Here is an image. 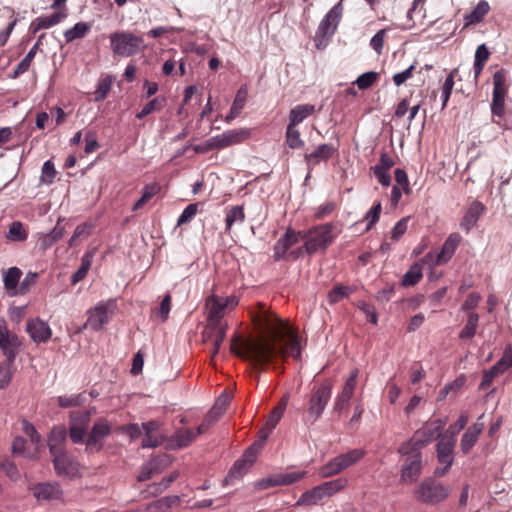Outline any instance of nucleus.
I'll return each mask as SVG.
<instances>
[{
	"label": "nucleus",
	"mask_w": 512,
	"mask_h": 512,
	"mask_svg": "<svg viewBox=\"0 0 512 512\" xmlns=\"http://www.w3.org/2000/svg\"><path fill=\"white\" fill-rule=\"evenodd\" d=\"M260 334L245 340L235 336L231 352L250 360L256 366L273 363L278 358H285L287 349L295 359H300L299 338L289 325L273 313L263 310L255 317Z\"/></svg>",
	"instance_id": "nucleus-1"
},
{
	"label": "nucleus",
	"mask_w": 512,
	"mask_h": 512,
	"mask_svg": "<svg viewBox=\"0 0 512 512\" xmlns=\"http://www.w3.org/2000/svg\"><path fill=\"white\" fill-rule=\"evenodd\" d=\"M398 453L401 457L400 482L410 485L418 480L422 473L423 459L421 450L410 443L403 442Z\"/></svg>",
	"instance_id": "nucleus-2"
},
{
	"label": "nucleus",
	"mask_w": 512,
	"mask_h": 512,
	"mask_svg": "<svg viewBox=\"0 0 512 512\" xmlns=\"http://www.w3.org/2000/svg\"><path fill=\"white\" fill-rule=\"evenodd\" d=\"M110 48L115 56L130 57L145 49L146 45L141 36L129 31H117L109 36Z\"/></svg>",
	"instance_id": "nucleus-3"
},
{
	"label": "nucleus",
	"mask_w": 512,
	"mask_h": 512,
	"mask_svg": "<svg viewBox=\"0 0 512 512\" xmlns=\"http://www.w3.org/2000/svg\"><path fill=\"white\" fill-rule=\"evenodd\" d=\"M332 395V385L323 383L312 389L303 421L306 425L316 423L325 410Z\"/></svg>",
	"instance_id": "nucleus-4"
},
{
	"label": "nucleus",
	"mask_w": 512,
	"mask_h": 512,
	"mask_svg": "<svg viewBox=\"0 0 512 512\" xmlns=\"http://www.w3.org/2000/svg\"><path fill=\"white\" fill-rule=\"evenodd\" d=\"M507 92L508 87L506 84V73L503 69H500L493 75V94L490 104L492 121L498 125H501L505 120V98L507 96Z\"/></svg>",
	"instance_id": "nucleus-5"
},
{
	"label": "nucleus",
	"mask_w": 512,
	"mask_h": 512,
	"mask_svg": "<svg viewBox=\"0 0 512 512\" xmlns=\"http://www.w3.org/2000/svg\"><path fill=\"white\" fill-rule=\"evenodd\" d=\"M304 248L308 254H314L320 250H325L335 239L334 225L325 223L311 228L306 234Z\"/></svg>",
	"instance_id": "nucleus-6"
},
{
	"label": "nucleus",
	"mask_w": 512,
	"mask_h": 512,
	"mask_svg": "<svg viewBox=\"0 0 512 512\" xmlns=\"http://www.w3.org/2000/svg\"><path fill=\"white\" fill-rule=\"evenodd\" d=\"M365 455L363 449H352L330 459L325 465L319 468V475L322 478H330L340 474L344 470L358 463Z\"/></svg>",
	"instance_id": "nucleus-7"
},
{
	"label": "nucleus",
	"mask_w": 512,
	"mask_h": 512,
	"mask_svg": "<svg viewBox=\"0 0 512 512\" xmlns=\"http://www.w3.org/2000/svg\"><path fill=\"white\" fill-rule=\"evenodd\" d=\"M343 10L342 0H340L327 12L319 23L315 33V42L318 48L325 46L328 39L334 35L341 21Z\"/></svg>",
	"instance_id": "nucleus-8"
},
{
	"label": "nucleus",
	"mask_w": 512,
	"mask_h": 512,
	"mask_svg": "<svg viewBox=\"0 0 512 512\" xmlns=\"http://www.w3.org/2000/svg\"><path fill=\"white\" fill-rule=\"evenodd\" d=\"M115 309L116 301L114 299L100 301L88 310V319L84 328H90L93 331L102 330L114 314Z\"/></svg>",
	"instance_id": "nucleus-9"
},
{
	"label": "nucleus",
	"mask_w": 512,
	"mask_h": 512,
	"mask_svg": "<svg viewBox=\"0 0 512 512\" xmlns=\"http://www.w3.org/2000/svg\"><path fill=\"white\" fill-rule=\"evenodd\" d=\"M445 425L446 420L443 419H436L428 422L419 428L406 442L421 450L435 439L441 438L443 435L442 430Z\"/></svg>",
	"instance_id": "nucleus-10"
},
{
	"label": "nucleus",
	"mask_w": 512,
	"mask_h": 512,
	"mask_svg": "<svg viewBox=\"0 0 512 512\" xmlns=\"http://www.w3.org/2000/svg\"><path fill=\"white\" fill-rule=\"evenodd\" d=\"M448 489L432 478L424 479L415 489V497L425 504H436L448 496Z\"/></svg>",
	"instance_id": "nucleus-11"
},
{
	"label": "nucleus",
	"mask_w": 512,
	"mask_h": 512,
	"mask_svg": "<svg viewBox=\"0 0 512 512\" xmlns=\"http://www.w3.org/2000/svg\"><path fill=\"white\" fill-rule=\"evenodd\" d=\"M22 347V339L11 332L6 320L0 317V350L6 360L10 363L15 362V359Z\"/></svg>",
	"instance_id": "nucleus-12"
},
{
	"label": "nucleus",
	"mask_w": 512,
	"mask_h": 512,
	"mask_svg": "<svg viewBox=\"0 0 512 512\" xmlns=\"http://www.w3.org/2000/svg\"><path fill=\"white\" fill-rule=\"evenodd\" d=\"M112 432L111 423L105 418L96 420L87 434L85 445L89 452H99L103 448V440Z\"/></svg>",
	"instance_id": "nucleus-13"
},
{
	"label": "nucleus",
	"mask_w": 512,
	"mask_h": 512,
	"mask_svg": "<svg viewBox=\"0 0 512 512\" xmlns=\"http://www.w3.org/2000/svg\"><path fill=\"white\" fill-rule=\"evenodd\" d=\"M455 443L456 439H453L452 436L446 435L444 433L439 439L437 443V458L439 463L443 464L444 467H437L435 469L434 474L436 476H443L450 469L453 463V451Z\"/></svg>",
	"instance_id": "nucleus-14"
},
{
	"label": "nucleus",
	"mask_w": 512,
	"mask_h": 512,
	"mask_svg": "<svg viewBox=\"0 0 512 512\" xmlns=\"http://www.w3.org/2000/svg\"><path fill=\"white\" fill-rule=\"evenodd\" d=\"M231 400L232 393L227 391L222 392L221 395L215 401L212 408L206 414L203 422L197 427V434L205 433L209 429V427L216 423L224 414Z\"/></svg>",
	"instance_id": "nucleus-15"
},
{
	"label": "nucleus",
	"mask_w": 512,
	"mask_h": 512,
	"mask_svg": "<svg viewBox=\"0 0 512 512\" xmlns=\"http://www.w3.org/2000/svg\"><path fill=\"white\" fill-rule=\"evenodd\" d=\"M338 152V145L333 143H322L312 152L304 154V160L308 170L314 169L321 162H326Z\"/></svg>",
	"instance_id": "nucleus-16"
},
{
	"label": "nucleus",
	"mask_w": 512,
	"mask_h": 512,
	"mask_svg": "<svg viewBox=\"0 0 512 512\" xmlns=\"http://www.w3.org/2000/svg\"><path fill=\"white\" fill-rule=\"evenodd\" d=\"M52 462L59 476L72 478L79 474V463L67 451L52 455Z\"/></svg>",
	"instance_id": "nucleus-17"
},
{
	"label": "nucleus",
	"mask_w": 512,
	"mask_h": 512,
	"mask_svg": "<svg viewBox=\"0 0 512 512\" xmlns=\"http://www.w3.org/2000/svg\"><path fill=\"white\" fill-rule=\"evenodd\" d=\"M251 135V131L248 128H236L223 132L222 134L213 136L214 146L217 149H224L226 147L239 144L247 140Z\"/></svg>",
	"instance_id": "nucleus-18"
},
{
	"label": "nucleus",
	"mask_w": 512,
	"mask_h": 512,
	"mask_svg": "<svg viewBox=\"0 0 512 512\" xmlns=\"http://www.w3.org/2000/svg\"><path fill=\"white\" fill-rule=\"evenodd\" d=\"M358 375L359 370L357 368L353 369L350 372V375L347 378L342 391L335 398L333 407V410L335 412L340 413L343 409H345L348 406L350 399L352 398L356 388Z\"/></svg>",
	"instance_id": "nucleus-19"
},
{
	"label": "nucleus",
	"mask_w": 512,
	"mask_h": 512,
	"mask_svg": "<svg viewBox=\"0 0 512 512\" xmlns=\"http://www.w3.org/2000/svg\"><path fill=\"white\" fill-rule=\"evenodd\" d=\"M512 366V346L505 348L502 357L488 370L482 374V388L490 385L493 379L504 373Z\"/></svg>",
	"instance_id": "nucleus-20"
},
{
	"label": "nucleus",
	"mask_w": 512,
	"mask_h": 512,
	"mask_svg": "<svg viewBox=\"0 0 512 512\" xmlns=\"http://www.w3.org/2000/svg\"><path fill=\"white\" fill-rule=\"evenodd\" d=\"M26 332L35 343H45L52 336L49 324L40 318L29 319L26 323Z\"/></svg>",
	"instance_id": "nucleus-21"
},
{
	"label": "nucleus",
	"mask_w": 512,
	"mask_h": 512,
	"mask_svg": "<svg viewBox=\"0 0 512 512\" xmlns=\"http://www.w3.org/2000/svg\"><path fill=\"white\" fill-rule=\"evenodd\" d=\"M31 490L38 501L58 500L62 497V490L56 482L38 483Z\"/></svg>",
	"instance_id": "nucleus-22"
},
{
	"label": "nucleus",
	"mask_w": 512,
	"mask_h": 512,
	"mask_svg": "<svg viewBox=\"0 0 512 512\" xmlns=\"http://www.w3.org/2000/svg\"><path fill=\"white\" fill-rule=\"evenodd\" d=\"M208 308V321L213 327H228L227 324L221 322L224 316L225 309L227 308V301H223V298L211 297L207 302Z\"/></svg>",
	"instance_id": "nucleus-23"
},
{
	"label": "nucleus",
	"mask_w": 512,
	"mask_h": 512,
	"mask_svg": "<svg viewBox=\"0 0 512 512\" xmlns=\"http://www.w3.org/2000/svg\"><path fill=\"white\" fill-rule=\"evenodd\" d=\"M67 17V10L56 12L50 16L38 17L31 23L33 33L42 29H48L54 25L59 24Z\"/></svg>",
	"instance_id": "nucleus-24"
},
{
	"label": "nucleus",
	"mask_w": 512,
	"mask_h": 512,
	"mask_svg": "<svg viewBox=\"0 0 512 512\" xmlns=\"http://www.w3.org/2000/svg\"><path fill=\"white\" fill-rule=\"evenodd\" d=\"M66 437L67 432L65 427L60 426L52 429L48 438V446L51 456L66 451L64 448Z\"/></svg>",
	"instance_id": "nucleus-25"
},
{
	"label": "nucleus",
	"mask_w": 512,
	"mask_h": 512,
	"mask_svg": "<svg viewBox=\"0 0 512 512\" xmlns=\"http://www.w3.org/2000/svg\"><path fill=\"white\" fill-rule=\"evenodd\" d=\"M167 466L165 459L161 457L152 458L142 468L137 477L138 481H146L154 475L160 474Z\"/></svg>",
	"instance_id": "nucleus-26"
},
{
	"label": "nucleus",
	"mask_w": 512,
	"mask_h": 512,
	"mask_svg": "<svg viewBox=\"0 0 512 512\" xmlns=\"http://www.w3.org/2000/svg\"><path fill=\"white\" fill-rule=\"evenodd\" d=\"M479 218L480 202L475 200L471 203L464 216L462 217L460 221V228L466 233H469L474 227L477 226Z\"/></svg>",
	"instance_id": "nucleus-27"
},
{
	"label": "nucleus",
	"mask_w": 512,
	"mask_h": 512,
	"mask_svg": "<svg viewBox=\"0 0 512 512\" xmlns=\"http://www.w3.org/2000/svg\"><path fill=\"white\" fill-rule=\"evenodd\" d=\"M461 236L458 233H451L444 242L441 251L437 255V264L446 263L454 254L457 246L461 242Z\"/></svg>",
	"instance_id": "nucleus-28"
},
{
	"label": "nucleus",
	"mask_w": 512,
	"mask_h": 512,
	"mask_svg": "<svg viewBox=\"0 0 512 512\" xmlns=\"http://www.w3.org/2000/svg\"><path fill=\"white\" fill-rule=\"evenodd\" d=\"M181 501V497L177 495L165 496L146 505V512H168L177 506Z\"/></svg>",
	"instance_id": "nucleus-29"
},
{
	"label": "nucleus",
	"mask_w": 512,
	"mask_h": 512,
	"mask_svg": "<svg viewBox=\"0 0 512 512\" xmlns=\"http://www.w3.org/2000/svg\"><path fill=\"white\" fill-rule=\"evenodd\" d=\"M22 271L18 267L9 268L3 275V284L8 295L17 296Z\"/></svg>",
	"instance_id": "nucleus-30"
},
{
	"label": "nucleus",
	"mask_w": 512,
	"mask_h": 512,
	"mask_svg": "<svg viewBox=\"0 0 512 512\" xmlns=\"http://www.w3.org/2000/svg\"><path fill=\"white\" fill-rule=\"evenodd\" d=\"M65 234V228L59 224L49 232L45 234H41L38 238L37 244L39 248L43 251L50 248L55 242L60 240Z\"/></svg>",
	"instance_id": "nucleus-31"
},
{
	"label": "nucleus",
	"mask_w": 512,
	"mask_h": 512,
	"mask_svg": "<svg viewBox=\"0 0 512 512\" xmlns=\"http://www.w3.org/2000/svg\"><path fill=\"white\" fill-rule=\"evenodd\" d=\"M315 106L312 104H299L293 107L289 112V124L299 125L315 112Z\"/></svg>",
	"instance_id": "nucleus-32"
},
{
	"label": "nucleus",
	"mask_w": 512,
	"mask_h": 512,
	"mask_svg": "<svg viewBox=\"0 0 512 512\" xmlns=\"http://www.w3.org/2000/svg\"><path fill=\"white\" fill-rule=\"evenodd\" d=\"M197 431L190 429H179L170 439V446L173 449H180L189 446L197 436Z\"/></svg>",
	"instance_id": "nucleus-33"
},
{
	"label": "nucleus",
	"mask_w": 512,
	"mask_h": 512,
	"mask_svg": "<svg viewBox=\"0 0 512 512\" xmlns=\"http://www.w3.org/2000/svg\"><path fill=\"white\" fill-rule=\"evenodd\" d=\"M323 500L324 498L322 496L321 490L317 485L302 493L299 499L296 501L295 506H315L321 504Z\"/></svg>",
	"instance_id": "nucleus-34"
},
{
	"label": "nucleus",
	"mask_w": 512,
	"mask_h": 512,
	"mask_svg": "<svg viewBox=\"0 0 512 512\" xmlns=\"http://www.w3.org/2000/svg\"><path fill=\"white\" fill-rule=\"evenodd\" d=\"M348 484V480L344 478H337L331 481H326L318 485L324 499L332 497L337 492L343 490Z\"/></svg>",
	"instance_id": "nucleus-35"
},
{
	"label": "nucleus",
	"mask_w": 512,
	"mask_h": 512,
	"mask_svg": "<svg viewBox=\"0 0 512 512\" xmlns=\"http://www.w3.org/2000/svg\"><path fill=\"white\" fill-rule=\"evenodd\" d=\"M92 24L88 22H78L72 28L64 31V38L67 43L73 42L76 39L85 37L90 32Z\"/></svg>",
	"instance_id": "nucleus-36"
},
{
	"label": "nucleus",
	"mask_w": 512,
	"mask_h": 512,
	"mask_svg": "<svg viewBox=\"0 0 512 512\" xmlns=\"http://www.w3.org/2000/svg\"><path fill=\"white\" fill-rule=\"evenodd\" d=\"M94 254V251H89L82 256L80 267L71 277V283L73 285L77 284L86 277L89 269L91 268Z\"/></svg>",
	"instance_id": "nucleus-37"
},
{
	"label": "nucleus",
	"mask_w": 512,
	"mask_h": 512,
	"mask_svg": "<svg viewBox=\"0 0 512 512\" xmlns=\"http://www.w3.org/2000/svg\"><path fill=\"white\" fill-rule=\"evenodd\" d=\"M480 435V427L474 424L464 433L461 439V450L463 453H468L471 448L475 445Z\"/></svg>",
	"instance_id": "nucleus-38"
},
{
	"label": "nucleus",
	"mask_w": 512,
	"mask_h": 512,
	"mask_svg": "<svg viewBox=\"0 0 512 512\" xmlns=\"http://www.w3.org/2000/svg\"><path fill=\"white\" fill-rule=\"evenodd\" d=\"M43 37H44V34H42L40 36L38 42L29 50V52L25 55V57L16 66L14 73H13V78H16L20 74L25 73L29 69L31 62L33 61V59L36 55V52H37V49L39 46V42L41 41V39Z\"/></svg>",
	"instance_id": "nucleus-39"
},
{
	"label": "nucleus",
	"mask_w": 512,
	"mask_h": 512,
	"mask_svg": "<svg viewBox=\"0 0 512 512\" xmlns=\"http://www.w3.org/2000/svg\"><path fill=\"white\" fill-rule=\"evenodd\" d=\"M285 139H286V144L291 149H300V148L304 147L305 143L301 139L300 131L298 130L297 126H295V125L288 123L287 128H286V133H285Z\"/></svg>",
	"instance_id": "nucleus-40"
},
{
	"label": "nucleus",
	"mask_w": 512,
	"mask_h": 512,
	"mask_svg": "<svg viewBox=\"0 0 512 512\" xmlns=\"http://www.w3.org/2000/svg\"><path fill=\"white\" fill-rule=\"evenodd\" d=\"M288 403V396L286 395L281 402L272 410L270 413L267 421H266V427H269V430H273L280 419L282 418L284 411L286 409Z\"/></svg>",
	"instance_id": "nucleus-41"
},
{
	"label": "nucleus",
	"mask_w": 512,
	"mask_h": 512,
	"mask_svg": "<svg viewBox=\"0 0 512 512\" xmlns=\"http://www.w3.org/2000/svg\"><path fill=\"white\" fill-rule=\"evenodd\" d=\"M14 371V362L10 363L5 359L3 363H0V389H5L11 383Z\"/></svg>",
	"instance_id": "nucleus-42"
},
{
	"label": "nucleus",
	"mask_w": 512,
	"mask_h": 512,
	"mask_svg": "<svg viewBox=\"0 0 512 512\" xmlns=\"http://www.w3.org/2000/svg\"><path fill=\"white\" fill-rule=\"evenodd\" d=\"M161 187L158 183L153 182L147 184L142 191L141 198L134 204L133 210H138L141 208L147 201H149L153 196L159 193Z\"/></svg>",
	"instance_id": "nucleus-43"
},
{
	"label": "nucleus",
	"mask_w": 512,
	"mask_h": 512,
	"mask_svg": "<svg viewBox=\"0 0 512 512\" xmlns=\"http://www.w3.org/2000/svg\"><path fill=\"white\" fill-rule=\"evenodd\" d=\"M113 81L114 77L111 75H106L99 80L97 89L95 91V101H103L107 97Z\"/></svg>",
	"instance_id": "nucleus-44"
},
{
	"label": "nucleus",
	"mask_w": 512,
	"mask_h": 512,
	"mask_svg": "<svg viewBox=\"0 0 512 512\" xmlns=\"http://www.w3.org/2000/svg\"><path fill=\"white\" fill-rule=\"evenodd\" d=\"M245 219V214L242 206H233L227 211L226 214V230H230L234 223H242Z\"/></svg>",
	"instance_id": "nucleus-45"
},
{
	"label": "nucleus",
	"mask_w": 512,
	"mask_h": 512,
	"mask_svg": "<svg viewBox=\"0 0 512 512\" xmlns=\"http://www.w3.org/2000/svg\"><path fill=\"white\" fill-rule=\"evenodd\" d=\"M28 237L26 230L21 222L15 221L13 222L7 234V238L11 241L22 242L25 241Z\"/></svg>",
	"instance_id": "nucleus-46"
},
{
	"label": "nucleus",
	"mask_w": 512,
	"mask_h": 512,
	"mask_svg": "<svg viewBox=\"0 0 512 512\" xmlns=\"http://www.w3.org/2000/svg\"><path fill=\"white\" fill-rule=\"evenodd\" d=\"M421 267L417 264L412 265L402 277L403 286H413L422 278Z\"/></svg>",
	"instance_id": "nucleus-47"
},
{
	"label": "nucleus",
	"mask_w": 512,
	"mask_h": 512,
	"mask_svg": "<svg viewBox=\"0 0 512 512\" xmlns=\"http://www.w3.org/2000/svg\"><path fill=\"white\" fill-rule=\"evenodd\" d=\"M479 316L477 313H470L468 321L462 331L460 332L461 339H470L472 338L477 330Z\"/></svg>",
	"instance_id": "nucleus-48"
},
{
	"label": "nucleus",
	"mask_w": 512,
	"mask_h": 512,
	"mask_svg": "<svg viewBox=\"0 0 512 512\" xmlns=\"http://www.w3.org/2000/svg\"><path fill=\"white\" fill-rule=\"evenodd\" d=\"M378 79V73L374 71H369L361 74L356 80L355 84L358 89L366 90L371 87Z\"/></svg>",
	"instance_id": "nucleus-49"
},
{
	"label": "nucleus",
	"mask_w": 512,
	"mask_h": 512,
	"mask_svg": "<svg viewBox=\"0 0 512 512\" xmlns=\"http://www.w3.org/2000/svg\"><path fill=\"white\" fill-rule=\"evenodd\" d=\"M56 176V170L51 160H47L41 170V182L44 184H51Z\"/></svg>",
	"instance_id": "nucleus-50"
},
{
	"label": "nucleus",
	"mask_w": 512,
	"mask_h": 512,
	"mask_svg": "<svg viewBox=\"0 0 512 512\" xmlns=\"http://www.w3.org/2000/svg\"><path fill=\"white\" fill-rule=\"evenodd\" d=\"M87 429L77 426L70 422V428H69V436L73 443L75 444H82L85 443V436L87 437L86 433Z\"/></svg>",
	"instance_id": "nucleus-51"
},
{
	"label": "nucleus",
	"mask_w": 512,
	"mask_h": 512,
	"mask_svg": "<svg viewBox=\"0 0 512 512\" xmlns=\"http://www.w3.org/2000/svg\"><path fill=\"white\" fill-rule=\"evenodd\" d=\"M197 211H198L197 203H192V204H189L188 206H186L177 220V225L182 226L184 224L189 223L192 220V218L197 214Z\"/></svg>",
	"instance_id": "nucleus-52"
},
{
	"label": "nucleus",
	"mask_w": 512,
	"mask_h": 512,
	"mask_svg": "<svg viewBox=\"0 0 512 512\" xmlns=\"http://www.w3.org/2000/svg\"><path fill=\"white\" fill-rule=\"evenodd\" d=\"M291 247L288 238L282 236L274 245V259L279 261L286 255L287 250Z\"/></svg>",
	"instance_id": "nucleus-53"
},
{
	"label": "nucleus",
	"mask_w": 512,
	"mask_h": 512,
	"mask_svg": "<svg viewBox=\"0 0 512 512\" xmlns=\"http://www.w3.org/2000/svg\"><path fill=\"white\" fill-rule=\"evenodd\" d=\"M468 420V414L465 412L461 413L456 423L451 425L444 434L450 435L453 439H456V435L466 426Z\"/></svg>",
	"instance_id": "nucleus-54"
},
{
	"label": "nucleus",
	"mask_w": 512,
	"mask_h": 512,
	"mask_svg": "<svg viewBox=\"0 0 512 512\" xmlns=\"http://www.w3.org/2000/svg\"><path fill=\"white\" fill-rule=\"evenodd\" d=\"M247 94H248V91H247V88L246 87H241L237 93H236V96L234 98V101L232 103V106L231 108L233 109V112H240L242 111V109L244 108L245 106V103H246V99H247Z\"/></svg>",
	"instance_id": "nucleus-55"
},
{
	"label": "nucleus",
	"mask_w": 512,
	"mask_h": 512,
	"mask_svg": "<svg viewBox=\"0 0 512 512\" xmlns=\"http://www.w3.org/2000/svg\"><path fill=\"white\" fill-rule=\"evenodd\" d=\"M38 274L35 272H28L24 279L19 284L18 295L26 294L29 289L36 283Z\"/></svg>",
	"instance_id": "nucleus-56"
},
{
	"label": "nucleus",
	"mask_w": 512,
	"mask_h": 512,
	"mask_svg": "<svg viewBox=\"0 0 512 512\" xmlns=\"http://www.w3.org/2000/svg\"><path fill=\"white\" fill-rule=\"evenodd\" d=\"M90 418L91 413L89 411L77 412L71 414L70 422L77 426L87 429L90 422Z\"/></svg>",
	"instance_id": "nucleus-57"
},
{
	"label": "nucleus",
	"mask_w": 512,
	"mask_h": 512,
	"mask_svg": "<svg viewBox=\"0 0 512 512\" xmlns=\"http://www.w3.org/2000/svg\"><path fill=\"white\" fill-rule=\"evenodd\" d=\"M165 491V488L160 482H155L149 484L144 490H142L141 495L144 499L153 498L161 495Z\"/></svg>",
	"instance_id": "nucleus-58"
},
{
	"label": "nucleus",
	"mask_w": 512,
	"mask_h": 512,
	"mask_svg": "<svg viewBox=\"0 0 512 512\" xmlns=\"http://www.w3.org/2000/svg\"><path fill=\"white\" fill-rule=\"evenodd\" d=\"M280 476V484L281 485H290L293 484L306 476L305 471L299 472H287V473H279Z\"/></svg>",
	"instance_id": "nucleus-59"
},
{
	"label": "nucleus",
	"mask_w": 512,
	"mask_h": 512,
	"mask_svg": "<svg viewBox=\"0 0 512 512\" xmlns=\"http://www.w3.org/2000/svg\"><path fill=\"white\" fill-rule=\"evenodd\" d=\"M82 402L83 397L80 394L58 397V404L62 408L79 406L82 404Z\"/></svg>",
	"instance_id": "nucleus-60"
},
{
	"label": "nucleus",
	"mask_w": 512,
	"mask_h": 512,
	"mask_svg": "<svg viewBox=\"0 0 512 512\" xmlns=\"http://www.w3.org/2000/svg\"><path fill=\"white\" fill-rule=\"evenodd\" d=\"M228 327H216L215 337L212 339L213 350L212 357L216 356L219 352L220 346L223 343Z\"/></svg>",
	"instance_id": "nucleus-61"
},
{
	"label": "nucleus",
	"mask_w": 512,
	"mask_h": 512,
	"mask_svg": "<svg viewBox=\"0 0 512 512\" xmlns=\"http://www.w3.org/2000/svg\"><path fill=\"white\" fill-rule=\"evenodd\" d=\"M351 290L349 287L346 286H336L328 295V299L330 303H336L343 299L344 297H347L350 294Z\"/></svg>",
	"instance_id": "nucleus-62"
},
{
	"label": "nucleus",
	"mask_w": 512,
	"mask_h": 512,
	"mask_svg": "<svg viewBox=\"0 0 512 512\" xmlns=\"http://www.w3.org/2000/svg\"><path fill=\"white\" fill-rule=\"evenodd\" d=\"M382 205L378 202L374 205L365 215V219L368 221L367 230H370L373 225L379 220Z\"/></svg>",
	"instance_id": "nucleus-63"
},
{
	"label": "nucleus",
	"mask_w": 512,
	"mask_h": 512,
	"mask_svg": "<svg viewBox=\"0 0 512 512\" xmlns=\"http://www.w3.org/2000/svg\"><path fill=\"white\" fill-rule=\"evenodd\" d=\"M162 100H159V98H154L150 102H148L141 111L136 115L138 119H143L150 113H152L155 109H160L162 107Z\"/></svg>",
	"instance_id": "nucleus-64"
}]
</instances>
